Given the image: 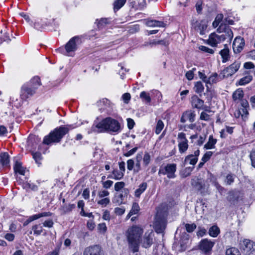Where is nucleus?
Here are the masks:
<instances>
[{
	"instance_id": "obj_10",
	"label": "nucleus",
	"mask_w": 255,
	"mask_h": 255,
	"mask_svg": "<svg viewBox=\"0 0 255 255\" xmlns=\"http://www.w3.org/2000/svg\"><path fill=\"white\" fill-rule=\"evenodd\" d=\"M243 249L247 255H255V244L249 240L243 241Z\"/></svg>"
},
{
	"instance_id": "obj_51",
	"label": "nucleus",
	"mask_w": 255,
	"mask_h": 255,
	"mask_svg": "<svg viewBox=\"0 0 255 255\" xmlns=\"http://www.w3.org/2000/svg\"><path fill=\"white\" fill-rule=\"evenodd\" d=\"M217 76L218 75L217 73L213 74V75L210 76L208 78H207L206 83L210 84L216 83L218 81Z\"/></svg>"
},
{
	"instance_id": "obj_59",
	"label": "nucleus",
	"mask_w": 255,
	"mask_h": 255,
	"mask_svg": "<svg viewBox=\"0 0 255 255\" xmlns=\"http://www.w3.org/2000/svg\"><path fill=\"white\" fill-rule=\"evenodd\" d=\"M199 49L204 52L208 53L210 54H213L214 52V50L203 45L199 46Z\"/></svg>"
},
{
	"instance_id": "obj_9",
	"label": "nucleus",
	"mask_w": 255,
	"mask_h": 255,
	"mask_svg": "<svg viewBox=\"0 0 255 255\" xmlns=\"http://www.w3.org/2000/svg\"><path fill=\"white\" fill-rule=\"evenodd\" d=\"M214 245L215 242L207 239H203L200 242L199 249L205 254H210Z\"/></svg>"
},
{
	"instance_id": "obj_49",
	"label": "nucleus",
	"mask_w": 255,
	"mask_h": 255,
	"mask_svg": "<svg viewBox=\"0 0 255 255\" xmlns=\"http://www.w3.org/2000/svg\"><path fill=\"white\" fill-rule=\"evenodd\" d=\"M110 202V198H104L99 200L97 201V204L102 206V207H106Z\"/></svg>"
},
{
	"instance_id": "obj_28",
	"label": "nucleus",
	"mask_w": 255,
	"mask_h": 255,
	"mask_svg": "<svg viewBox=\"0 0 255 255\" xmlns=\"http://www.w3.org/2000/svg\"><path fill=\"white\" fill-rule=\"evenodd\" d=\"M157 45H162L166 46L168 45V43L166 41L163 40H151L148 42L145 43V46H150V47H152L153 46H155Z\"/></svg>"
},
{
	"instance_id": "obj_55",
	"label": "nucleus",
	"mask_w": 255,
	"mask_h": 255,
	"mask_svg": "<svg viewBox=\"0 0 255 255\" xmlns=\"http://www.w3.org/2000/svg\"><path fill=\"white\" fill-rule=\"evenodd\" d=\"M125 211L124 207H116L114 209V213L118 216H122L125 213Z\"/></svg>"
},
{
	"instance_id": "obj_13",
	"label": "nucleus",
	"mask_w": 255,
	"mask_h": 255,
	"mask_svg": "<svg viewBox=\"0 0 255 255\" xmlns=\"http://www.w3.org/2000/svg\"><path fill=\"white\" fill-rule=\"evenodd\" d=\"M154 234L152 231L150 232H146L143 237V239H141L140 243L142 246L145 248H148L150 247L153 243V237Z\"/></svg>"
},
{
	"instance_id": "obj_14",
	"label": "nucleus",
	"mask_w": 255,
	"mask_h": 255,
	"mask_svg": "<svg viewBox=\"0 0 255 255\" xmlns=\"http://www.w3.org/2000/svg\"><path fill=\"white\" fill-rule=\"evenodd\" d=\"M245 46V40L241 37H237L234 40L233 48L235 53H240Z\"/></svg>"
},
{
	"instance_id": "obj_57",
	"label": "nucleus",
	"mask_w": 255,
	"mask_h": 255,
	"mask_svg": "<svg viewBox=\"0 0 255 255\" xmlns=\"http://www.w3.org/2000/svg\"><path fill=\"white\" fill-rule=\"evenodd\" d=\"M250 158L251 161L252 166L255 168V148L251 151Z\"/></svg>"
},
{
	"instance_id": "obj_30",
	"label": "nucleus",
	"mask_w": 255,
	"mask_h": 255,
	"mask_svg": "<svg viewBox=\"0 0 255 255\" xmlns=\"http://www.w3.org/2000/svg\"><path fill=\"white\" fill-rule=\"evenodd\" d=\"M142 152L138 153L135 157V168L134 171L136 172L139 171L141 169L140 161L142 159Z\"/></svg>"
},
{
	"instance_id": "obj_2",
	"label": "nucleus",
	"mask_w": 255,
	"mask_h": 255,
	"mask_svg": "<svg viewBox=\"0 0 255 255\" xmlns=\"http://www.w3.org/2000/svg\"><path fill=\"white\" fill-rule=\"evenodd\" d=\"M143 229L138 225H133L128 228L126 233L129 248L133 252L138 251Z\"/></svg>"
},
{
	"instance_id": "obj_26",
	"label": "nucleus",
	"mask_w": 255,
	"mask_h": 255,
	"mask_svg": "<svg viewBox=\"0 0 255 255\" xmlns=\"http://www.w3.org/2000/svg\"><path fill=\"white\" fill-rule=\"evenodd\" d=\"M244 96V93L243 90L239 88L237 89L232 95V98L235 102L237 101L242 100Z\"/></svg>"
},
{
	"instance_id": "obj_3",
	"label": "nucleus",
	"mask_w": 255,
	"mask_h": 255,
	"mask_svg": "<svg viewBox=\"0 0 255 255\" xmlns=\"http://www.w3.org/2000/svg\"><path fill=\"white\" fill-rule=\"evenodd\" d=\"M73 128L71 125L60 126L55 128L48 135L44 136L43 143L46 145H51L53 143L59 142L64 136L69 132V130Z\"/></svg>"
},
{
	"instance_id": "obj_11",
	"label": "nucleus",
	"mask_w": 255,
	"mask_h": 255,
	"mask_svg": "<svg viewBox=\"0 0 255 255\" xmlns=\"http://www.w3.org/2000/svg\"><path fill=\"white\" fill-rule=\"evenodd\" d=\"M84 255H104L101 248L98 245H94L85 248Z\"/></svg>"
},
{
	"instance_id": "obj_20",
	"label": "nucleus",
	"mask_w": 255,
	"mask_h": 255,
	"mask_svg": "<svg viewBox=\"0 0 255 255\" xmlns=\"http://www.w3.org/2000/svg\"><path fill=\"white\" fill-rule=\"evenodd\" d=\"M195 26V29L199 31L200 34L203 35L207 27V21L205 19L196 21Z\"/></svg>"
},
{
	"instance_id": "obj_48",
	"label": "nucleus",
	"mask_w": 255,
	"mask_h": 255,
	"mask_svg": "<svg viewBox=\"0 0 255 255\" xmlns=\"http://www.w3.org/2000/svg\"><path fill=\"white\" fill-rule=\"evenodd\" d=\"M226 255H241V254L237 249L231 248L226 250Z\"/></svg>"
},
{
	"instance_id": "obj_41",
	"label": "nucleus",
	"mask_w": 255,
	"mask_h": 255,
	"mask_svg": "<svg viewBox=\"0 0 255 255\" xmlns=\"http://www.w3.org/2000/svg\"><path fill=\"white\" fill-rule=\"evenodd\" d=\"M183 225L186 231L188 233H192L197 228L196 225L194 223H183Z\"/></svg>"
},
{
	"instance_id": "obj_39",
	"label": "nucleus",
	"mask_w": 255,
	"mask_h": 255,
	"mask_svg": "<svg viewBox=\"0 0 255 255\" xmlns=\"http://www.w3.org/2000/svg\"><path fill=\"white\" fill-rule=\"evenodd\" d=\"M204 89V86L202 82H197L195 83L194 90L197 93H201L203 92Z\"/></svg>"
},
{
	"instance_id": "obj_4",
	"label": "nucleus",
	"mask_w": 255,
	"mask_h": 255,
	"mask_svg": "<svg viewBox=\"0 0 255 255\" xmlns=\"http://www.w3.org/2000/svg\"><path fill=\"white\" fill-rule=\"evenodd\" d=\"M167 216V212L165 208H158L154 223L155 230L157 233H162L165 229Z\"/></svg>"
},
{
	"instance_id": "obj_31",
	"label": "nucleus",
	"mask_w": 255,
	"mask_h": 255,
	"mask_svg": "<svg viewBox=\"0 0 255 255\" xmlns=\"http://www.w3.org/2000/svg\"><path fill=\"white\" fill-rule=\"evenodd\" d=\"M146 25L149 27H163L164 23L162 21L155 20H148L146 21Z\"/></svg>"
},
{
	"instance_id": "obj_24",
	"label": "nucleus",
	"mask_w": 255,
	"mask_h": 255,
	"mask_svg": "<svg viewBox=\"0 0 255 255\" xmlns=\"http://www.w3.org/2000/svg\"><path fill=\"white\" fill-rule=\"evenodd\" d=\"M224 47V48L220 51V54L222 58V62L223 63L229 61L230 58L228 46L227 45L225 44Z\"/></svg>"
},
{
	"instance_id": "obj_64",
	"label": "nucleus",
	"mask_w": 255,
	"mask_h": 255,
	"mask_svg": "<svg viewBox=\"0 0 255 255\" xmlns=\"http://www.w3.org/2000/svg\"><path fill=\"white\" fill-rule=\"evenodd\" d=\"M87 227L88 229L91 231L95 228V225L93 220H90L87 222Z\"/></svg>"
},
{
	"instance_id": "obj_44",
	"label": "nucleus",
	"mask_w": 255,
	"mask_h": 255,
	"mask_svg": "<svg viewBox=\"0 0 255 255\" xmlns=\"http://www.w3.org/2000/svg\"><path fill=\"white\" fill-rule=\"evenodd\" d=\"M110 192L106 190L102 189L98 192V197L100 199L109 197Z\"/></svg>"
},
{
	"instance_id": "obj_12",
	"label": "nucleus",
	"mask_w": 255,
	"mask_h": 255,
	"mask_svg": "<svg viewBox=\"0 0 255 255\" xmlns=\"http://www.w3.org/2000/svg\"><path fill=\"white\" fill-rule=\"evenodd\" d=\"M35 93L34 89H32L29 85L24 84L21 87L20 97L22 99L26 100L32 96Z\"/></svg>"
},
{
	"instance_id": "obj_63",
	"label": "nucleus",
	"mask_w": 255,
	"mask_h": 255,
	"mask_svg": "<svg viewBox=\"0 0 255 255\" xmlns=\"http://www.w3.org/2000/svg\"><path fill=\"white\" fill-rule=\"evenodd\" d=\"M127 123H128V128L129 129H132L135 125V123H134V121L130 118H128V119H127Z\"/></svg>"
},
{
	"instance_id": "obj_18",
	"label": "nucleus",
	"mask_w": 255,
	"mask_h": 255,
	"mask_svg": "<svg viewBox=\"0 0 255 255\" xmlns=\"http://www.w3.org/2000/svg\"><path fill=\"white\" fill-rule=\"evenodd\" d=\"M195 112L192 110L186 111L183 113L180 122L184 123L188 120L190 122L193 123L195 120Z\"/></svg>"
},
{
	"instance_id": "obj_50",
	"label": "nucleus",
	"mask_w": 255,
	"mask_h": 255,
	"mask_svg": "<svg viewBox=\"0 0 255 255\" xmlns=\"http://www.w3.org/2000/svg\"><path fill=\"white\" fill-rule=\"evenodd\" d=\"M123 201L124 196L123 194L121 193L116 195L113 201L114 203H116L118 205H120L123 202Z\"/></svg>"
},
{
	"instance_id": "obj_34",
	"label": "nucleus",
	"mask_w": 255,
	"mask_h": 255,
	"mask_svg": "<svg viewBox=\"0 0 255 255\" xmlns=\"http://www.w3.org/2000/svg\"><path fill=\"white\" fill-rule=\"evenodd\" d=\"M139 97L141 99L143 102L148 104L151 102V97L150 94L145 91H142L140 93Z\"/></svg>"
},
{
	"instance_id": "obj_23",
	"label": "nucleus",
	"mask_w": 255,
	"mask_h": 255,
	"mask_svg": "<svg viewBox=\"0 0 255 255\" xmlns=\"http://www.w3.org/2000/svg\"><path fill=\"white\" fill-rule=\"evenodd\" d=\"M25 84L29 85V87H31L32 89H34V91H36L38 87L41 85L40 78L38 77H34L28 83Z\"/></svg>"
},
{
	"instance_id": "obj_37",
	"label": "nucleus",
	"mask_w": 255,
	"mask_h": 255,
	"mask_svg": "<svg viewBox=\"0 0 255 255\" xmlns=\"http://www.w3.org/2000/svg\"><path fill=\"white\" fill-rule=\"evenodd\" d=\"M198 161V158L194 157L193 154H190L187 156L185 158V162H189L191 165H194Z\"/></svg>"
},
{
	"instance_id": "obj_42",
	"label": "nucleus",
	"mask_w": 255,
	"mask_h": 255,
	"mask_svg": "<svg viewBox=\"0 0 255 255\" xmlns=\"http://www.w3.org/2000/svg\"><path fill=\"white\" fill-rule=\"evenodd\" d=\"M140 208L137 203H133L132 204L131 209L128 213L129 216H131L133 215L137 214L139 211Z\"/></svg>"
},
{
	"instance_id": "obj_56",
	"label": "nucleus",
	"mask_w": 255,
	"mask_h": 255,
	"mask_svg": "<svg viewBox=\"0 0 255 255\" xmlns=\"http://www.w3.org/2000/svg\"><path fill=\"white\" fill-rule=\"evenodd\" d=\"M213 152L209 151H207L203 155V156L201 160L203 161L204 162H207L208 161L211 156L213 155Z\"/></svg>"
},
{
	"instance_id": "obj_29",
	"label": "nucleus",
	"mask_w": 255,
	"mask_h": 255,
	"mask_svg": "<svg viewBox=\"0 0 255 255\" xmlns=\"http://www.w3.org/2000/svg\"><path fill=\"white\" fill-rule=\"evenodd\" d=\"M14 170L15 173L24 175L25 174V168L22 166L20 162L16 161L14 166Z\"/></svg>"
},
{
	"instance_id": "obj_46",
	"label": "nucleus",
	"mask_w": 255,
	"mask_h": 255,
	"mask_svg": "<svg viewBox=\"0 0 255 255\" xmlns=\"http://www.w3.org/2000/svg\"><path fill=\"white\" fill-rule=\"evenodd\" d=\"M143 164L144 166H147L150 162L151 157L149 153L145 152L142 156Z\"/></svg>"
},
{
	"instance_id": "obj_45",
	"label": "nucleus",
	"mask_w": 255,
	"mask_h": 255,
	"mask_svg": "<svg viewBox=\"0 0 255 255\" xmlns=\"http://www.w3.org/2000/svg\"><path fill=\"white\" fill-rule=\"evenodd\" d=\"M126 1V0H116L114 4V10L115 11L118 10L125 4Z\"/></svg>"
},
{
	"instance_id": "obj_60",
	"label": "nucleus",
	"mask_w": 255,
	"mask_h": 255,
	"mask_svg": "<svg viewBox=\"0 0 255 255\" xmlns=\"http://www.w3.org/2000/svg\"><path fill=\"white\" fill-rule=\"evenodd\" d=\"M98 230L99 232L101 233H105L107 230V227L106 224L103 223L98 224Z\"/></svg>"
},
{
	"instance_id": "obj_47",
	"label": "nucleus",
	"mask_w": 255,
	"mask_h": 255,
	"mask_svg": "<svg viewBox=\"0 0 255 255\" xmlns=\"http://www.w3.org/2000/svg\"><path fill=\"white\" fill-rule=\"evenodd\" d=\"M34 234L37 236L40 235L43 232V228L40 225H35L32 228Z\"/></svg>"
},
{
	"instance_id": "obj_16",
	"label": "nucleus",
	"mask_w": 255,
	"mask_h": 255,
	"mask_svg": "<svg viewBox=\"0 0 255 255\" xmlns=\"http://www.w3.org/2000/svg\"><path fill=\"white\" fill-rule=\"evenodd\" d=\"M80 40V37L76 36L72 37L65 45V49L68 53L75 51L77 47V43Z\"/></svg>"
},
{
	"instance_id": "obj_58",
	"label": "nucleus",
	"mask_w": 255,
	"mask_h": 255,
	"mask_svg": "<svg viewBox=\"0 0 255 255\" xmlns=\"http://www.w3.org/2000/svg\"><path fill=\"white\" fill-rule=\"evenodd\" d=\"M113 181L112 180H107L104 182H102V186L104 188V189H109L113 184Z\"/></svg>"
},
{
	"instance_id": "obj_43",
	"label": "nucleus",
	"mask_w": 255,
	"mask_h": 255,
	"mask_svg": "<svg viewBox=\"0 0 255 255\" xmlns=\"http://www.w3.org/2000/svg\"><path fill=\"white\" fill-rule=\"evenodd\" d=\"M164 125L163 122L161 120H159L156 124L155 129V132L156 134H159L164 128Z\"/></svg>"
},
{
	"instance_id": "obj_5",
	"label": "nucleus",
	"mask_w": 255,
	"mask_h": 255,
	"mask_svg": "<svg viewBox=\"0 0 255 255\" xmlns=\"http://www.w3.org/2000/svg\"><path fill=\"white\" fill-rule=\"evenodd\" d=\"M176 171V165L174 163L167 164L165 166H160L158 175H166L167 178H174L176 177L175 172Z\"/></svg>"
},
{
	"instance_id": "obj_8",
	"label": "nucleus",
	"mask_w": 255,
	"mask_h": 255,
	"mask_svg": "<svg viewBox=\"0 0 255 255\" xmlns=\"http://www.w3.org/2000/svg\"><path fill=\"white\" fill-rule=\"evenodd\" d=\"M240 67V63L238 61H235L229 67L224 69L222 72V74L224 77H229L237 72Z\"/></svg>"
},
{
	"instance_id": "obj_27",
	"label": "nucleus",
	"mask_w": 255,
	"mask_h": 255,
	"mask_svg": "<svg viewBox=\"0 0 255 255\" xmlns=\"http://www.w3.org/2000/svg\"><path fill=\"white\" fill-rule=\"evenodd\" d=\"M147 184L146 182H143L138 186L137 189H136L134 192V195L136 197H139L140 195L143 193V192L147 188Z\"/></svg>"
},
{
	"instance_id": "obj_7",
	"label": "nucleus",
	"mask_w": 255,
	"mask_h": 255,
	"mask_svg": "<svg viewBox=\"0 0 255 255\" xmlns=\"http://www.w3.org/2000/svg\"><path fill=\"white\" fill-rule=\"evenodd\" d=\"M177 142L179 151L180 153H185L188 148V141L184 132H179L177 135Z\"/></svg>"
},
{
	"instance_id": "obj_38",
	"label": "nucleus",
	"mask_w": 255,
	"mask_h": 255,
	"mask_svg": "<svg viewBox=\"0 0 255 255\" xmlns=\"http://www.w3.org/2000/svg\"><path fill=\"white\" fill-rule=\"evenodd\" d=\"M75 207L76 206L74 204H69L62 207L61 210L63 213L66 214L72 211Z\"/></svg>"
},
{
	"instance_id": "obj_52",
	"label": "nucleus",
	"mask_w": 255,
	"mask_h": 255,
	"mask_svg": "<svg viewBox=\"0 0 255 255\" xmlns=\"http://www.w3.org/2000/svg\"><path fill=\"white\" fill-rule=\"evenodd\" d=\"M32 156L35 160L36 163L38 164H41V160L42 159V156L39 152H33Z\"/></svg>"
},
{
	"instance_id": "obj_22",
	"label": "nucleus",
	"mask_w": 255,
	"mask_h": 255,
	"mask_svg": "<svg viewBox=\"0 0 255 255\" xmlns=\"http://www.w3.org/2000/svg\"><path fill=\"white\" fill-rule=\"evenodd\" d=\"M217 139L214 137L213 135L209 136L207 142L204 145V148L205 149H211L215 148V145L217 143Z\"/></svg>"
},
{
	"instance_id": "obj_36",
	"label": "nucleus",
	"mask_w": 255,
	"mask_h": 255,
	"mask_svg": "<svg viewBox=\"0 0 255 255\" xmlns=\"http://www.w3.org/2000/svg\"><path fill=\"white\" fill-rule=\"evenodd\" d=\"M112 173L113 175V179L115 180H120L122 179L124 176V173L117 168L114 169L112 171Z\"/></svg>"
},
{
	"instance_id": "obj_15",
	"label": "nucleus",
	"mask_w": 255,
	"mask_h": 255,
	"mask_svg": "<svg viewBox=\"0 0 255 255\" xmlns=\"http://www.w3.org/2000/svg\"><path fill=\"white\" fill-rule=\"evenodd\" d=\"M191 103L192 107L197 109H202L206 111L207 107L204 105L203 100L200 99L197 96L194 95L191 97Z\"/></svg>"
},
{
	"instance_id": "obj_21",
	"label": "nucleus",
	"mask_w": 255,
	"mask_h": 255,
	"mask_svg": "<svg viewBox=\"0 0 255 255\" xmlns=\"http://www.w3.org/2000/svg\"><path fill=\"white\" fill-rule=\"evenodd\" d=\"M0 164L3 167H9V156L8 153L4 152L0 154Z\"/></svg>"
},
{
	"instance_id": "obj_33",
	"label": "nucleus",
	"mask_w": 255,
	"mask_h": 255,
	"mask_svg": "<svg viewBox=\"0 0 255 255\" xmlns=\"http://www.w3.org/2000/svg\"><path fill=\"white\" fill-rule=\"evenodd\" d=\"M50 23V21L44 22L43 20H41V21H37L34 23V27L37 30H41Z\"/></svg>"
},
{
	"instance_id": "obj_32",
	"label": "nucleus",
	"mask_w": 255,
	"mask_h": 255,
	"mask_svg": "<svg viewBox=\"0 0 255 255\" xmlns=\"http://www.w3.org/2000/svg\"><path fill=\"white\" fill-rule=\"evenodd\" d=\"M96 23L99 29H102L108 24L110 23V21L108 18H102L99 20L97 19Z\"/></svg>"
},
{
	"instance_id": "obj_53",
	"label": "nucleus",
	"mask_w": 255,
	"mask_h": 255,
	"mask_svg": "<svg viewBox=\"0 0 255 255\" xmlns=\"http://www.w3.org/2000/svg\"><path fill=\"white\" fill-rule=\"evenodd\" d=\"M234 175L231 174H229L226 176L225 182L227 185H231L234 182Z\"/></svg>"
},
{
	"instance_id": "obj_62",
	"label": "nucleus",
	"mask_w": 255,
	"mask_h": 255,
	"mask_svg": "<svg viewBox=\"0 0 255 255\" xmlns=\"http://www.w3.org/2000/svg\"><path fill=\"white\" fill-rule=\"evenodd\" d=\"M200 119L202 120L208 121L210 120V116L207 114L206 112H203L200 115Z\"/></svg>"
},
{
	"instance_id": "obj_35",
	"label": "nucleus",
	"mask_w": 255,
	"mask_h": 255,
	"mask_svg": "<svg viewBox=\"0 0 255 255\" xmlns=\"http://www.w3.org/2000/svg\"><path fill=\"white\" fill-rule=\"evenodd\" d=\"M220 232V229L217 226H213L209 230V234L212 237H217Z\"/></svg>"
},
{
	"instance_id": "obj_54",
	"label": "nucleus",
	"mask_w": 255,
	"mask_h": 255,
	"mask_svg": "<svg viewBox=\"0 0 255 255\" xmlns=\"http://www.w3.org/2000/svg\"><path fill=\"white\" fill-rule=\"evenodd\" d=\"M125 186V183L123 181L118 182L115 184L114 188L116 191H120Z\"/></svg>"
},
{
	"instance_id": "obj_40",
	"label": "nucleus",
	"mask_w": 255,
	"mask_h": 255,
	"mask_svg": "<svg viewBox=\"0 0 255 255\" xmlns=\"http://www.w3.org/2000/svg\"><path fill=\"white\" fill-rule=\"evenodd\" d=\"M252 76L251 75L245 76L240 79L238 82V84L240 85H245L250 83L252 80Z\"/></svg>"
},
{
	"instance_id": "obj_25",
	"label": "nucleus",
	"mask_w": 255,
	"mask_h": 255,
	"mask_svg": "<svg viewBox=\"0 0 255 255\" xmlns=\"http://www.w3.org/2000/svg\"><path fill=\"white\" fill-rule=\"evenodd\" d=\"M18 181H19V183L21 185L22 187L25 189L26 191H28L29 189L31 190L32 191H35L38 190V187L36 185L33 184V183H30L27 182H22L20 179L17 180Z\"/></svg>"
},
{
	"instance_id": "obj_61",
	"label": "nucleus",
	"mask_w": 255,
	"mask_h": 255,
	"mask_svg": "<svg viewBox=\"0 0 255 255\" xmlns=\"http://www.w3.org/2000/svg\"><path fill=\"white\" fill-rule=\"evenodd\" d=\"M195 68H193L192 69V70H190V71H188L187 72H186V74H185V76H186V78L188 80H191L193 79L194 78V73H193V70H195Z\"/></svg>"
},
{
	"instance_id": "obj_17",
	"label": "nucleus",
	"mask_w": 255,
	"mask_h": 255,
	"mask_svg": "<svg viewBox=\"0 0 255 255\" xmlns=\"http://www.w3.org/2000/svg\"><path fill=\"white\" fill-rule=\"evenodd\" d=\"M97 104L101 112L105 110L110 111L112 109V103L106 98L99 101L97 102Z\"/></svg>"
},
{
	"instance_id": "obj_6",
	"label": "nucleus",
	"mask_w": 255,
	"mask_h": 255,
	"mask_svg": "<svg viewBox=\"0 0 255 255\" xmlns=\"http://www.w3.org/2000/svg\"><path fill=\"white\" fill-rule=\"evenodd\" d=\"M217 31L221 33L220 35L223 41L227 40L230 42L233 37V33L229 26L221 25L218 28Z\"/></svg>"
},
{
	"instance_id": "obj_19",
	"label": "nucleus",
	"mask_w": 255,
	"mask_h": 255,
	"mask_svg": "<svg viewBox=\"0 0 255 255\" xmlns=\"http://www.w3.org/2000/svg\"><path fill=\"white\" fill-rule=\"evenodd\" d=\"M208 43L213 47H215L217 45L223 42L220 35L215 33H211L207 40Z\"/></svg>"
},
{
	"instance_id": "obj_1",
	"label": "nucleus",
	"mask_w": 255,
	"mask_h": 255,
	"mask_svg": "<svg viewBox=\"0 0 255 255\" xmlns=\"http://www.w3.org/2000/svg\"><path fill=\"white\" fill-rule=\"evenodd\" d=\"M122 124L117 120L111 117L103 119L97 124H94L92 127V131L97 132H109L118 134L122 131Z\"/></svg>"
}]
</instances>
